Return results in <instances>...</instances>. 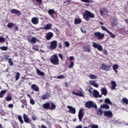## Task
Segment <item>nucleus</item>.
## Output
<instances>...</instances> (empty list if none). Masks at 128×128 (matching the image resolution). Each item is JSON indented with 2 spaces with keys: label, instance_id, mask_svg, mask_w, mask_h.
I'll return each instance as SVG.
<instances>
[{
  "label": "nucleus",
  "instance_id": "nucleus-13",
  "mask_svg": "<svg viewBox=\"0 0 128 128\" xmlns=\"http://www.w3.org/2000/svg\"><path fill=\"white\" fill-rule=\"evenodd\" d=\"M31 88L34 92H40V88L36 84H33L31 86Z\"/></svg>",
  "mask_w": 128,
  "mask_h": 128
},
{
  "label": "nucleus",
  "instance_id": "nucleus-39",
  "mask_svg": "<svg viewBox=\"0 0 128 128\" xmlns=\"http://www.w3.org/2000/svg\"><path fill=\"white\" fill-rule=\"evenodd\" d=\"M101 28L102 30L108 33L110 32V30H108V28H106L104 26H101Z\"/></svg>",
  "mask_w": 128,
  "mask_h": 128
},
{
  "label": "nucleus",
  "instance_id": "nucleus-50",
  "mask_svg": "<svg viewBox=\"0 0 128 128\" xmlns=\"http://www.w3.org/2000/svg\"><path fill=\"white\" fill-rule=\"evenodd\" d=\"M82 2H86V4H90V0H80Z\"/></svg>",
  "mask_w": 128,
  "mask_h": 128
},
{
  "label": "nucleus",
  "instance_id": "nucleus-42",
  "mask_svg": "<svg viewBox=\"0 0 128 128\" xmlns=\"http://www.w3.org/2000/svg\"><path fill=\"white\" fill-rule=\"evenodd\" d=\"M18 120L20 122V123L24 124V120H22V116H18Z\"/></svg>",
  "mask_w": 128,
  "mask_h": 128
},
{
  "label": "nucleus",
  "instance_id": "nucleus-5",
  "mask_svg": "<svg viewBox=\"0 0 128 128\" xmlns=\"http://www.w3.org/2000/svg\"><path fill=\"white\" fill-rule=\"evenodd\" d=\"M57 46H58V42L56 40H53L50 42V45L49 47V49L52 50H56V48Z\"/></svg>",
  "mask_w": 128,
  "mask_h": 128
},
{
  "label": "nucleus",
  "instance_id": "nucleus-9",
  "mask_svg": "<svg viewBox=\"0 0 128 128\" xmlns=\"http://www.w3.org/2000/svg\"><path fill=\"white\" fill-rule=\"evenodd\" d=\"M28 40L30 44H34L36 42V40H38V39H36V37H32L28 38Z\"/></svg>",
  "mask_w": 128,
  "mask_h": 128
},
{
  "label": "nucleus",
  "instance_id": "nucleus-59",
  "mask_svg": "<svg viewBox=\"0 0 128 128\" xmlns=\"http://www.w3.org/2000/svg\"><path fill=\"white\" fill-rule=\"evenodd\" d=\"M32 120H36V116H32Z\"/></svg>",
  "mask_w": 128,
  "mask_h": 128
},
{
  "label": "nucleus",
  "instance_id": "nucleus-60",
  "mask_svg": "<svg viewBox=\"0 0 128 128\" xmlns=\"http://www.w3.org/2000/svg\"><path fill=\"white\" fill-rule=\"evenodd\" d=\"M64 84L66 88L68 87V82H64Z\"/></svg>",
  "mask_w": 128,
  "mask_h": 128
},
{
  "label": "nucleus",
  "instance_id": "nucleus-47",
  "mask_svg": "<svg viewBox=\"0 0 128 128\" xmlns=\"http://www.w3.org/2000/svg\"><path fill=\"white\" fill-rule=\"evenodd\" d=\"M30 104L32 105H34V104H36V102H34V99H32V98H31L30 99Z\"/></svg>",
  "mask_w": 128,
  "mask_h": 128
},
{
  "label": "nucleus",
  "instance_id": "nucleus-41",
  "mask_svg": "<svg viewBox=\"0 0 128 128\" xmlns=\"http://www.w3.org/2000/svg\"><path fill=\"white\" fill-rule=\"evenodd\" d=\"M14 26V23H12V22H10L8 24L7 26L8 28H12V26Z\"/></svg>",
  "mask_w": 128,
  "mask_h": 128
},
{
  "label": "nucleus",
  "instance_id": "nucleus-20",
  "mask_svg": "<svg viewBox=\"0 0 128 128\" xmlns=\"http://www.w3.org/2000/svg\"><path fill=\"white\" fill-rule=\"evenodd\" d=\"M11 14H17V16H20V12L16 9H12L10 11Z\"/></svg>",
  "mask_w": 128,
  "mask_h": 128
},
{
  "label": "nucleus",
  "instance_id": "nucleus-6",
  "mask_svg": "<svg viewBox=\"0 0 128 128\" xmlns=\"http://www.w3.org/2000/svg\"><path fill=\"white\" fill-rule=\"evenodd\" d=\"M92 46L94 48H97L99 52H102V46L100 44L96 43L95 42H93Z\"/></svg>",
  "mask_w": 128,
  "mask_h": 128
},
{
  "label": "nucleus",
  "instance_id": "nucleus-7",
  "mask_svg": "<svg viewBox=\"0 0 128 128\" xmlns=\"http://www.w3.org/2000/svg\"><path fill=\"white\" fill-rule=\"evenodd\" d=\"M104 114L106 118H112V111H105L104 112Z\"/></svg>",
  "mask_w": 128,
  "mask_h": 128
},
{
  "label": "nucleus",
  "instance_id": "nucleus-26",
  "mask_svg": "<svg viewBox=\"0 0 128 128\" xmlns=\"http://www.w3.org/2000/svg\"><path fill=\"white\" fill-rule=\"evenodd\" d=\"M50 94L49 93H47L45 94H44L42 96V100H46V98H50Z\"/></svg>",
  "mask_w": 128,
  "mask_h": 128
},
{
  "label": "nucleus",
  "instance_id": "nucleus-63",
  "mask_svg": "<svg viewBox=\"0 0 128 128\" xmlns=\"http://www.w3.org/2000/svg\"><path fill=\"white\" fill-rule=\"evenodd\" d=\"M38 4H42V0H36Z\"/></svg>",
  "mask_w": 128,
  "mask_h": 128
},
{
  "label": "nucleus",
  "instance_id": "nucleus-29",
  "mask_svg": "<svg viewBox=\"0 0 128 128\" xmlns=\"http://www.w3.org/2000/svg\"><path fill=\"white\" fill-rule=\"evenodd\" d=\"M5 94H6V90H2L0 92V98H4V96Z\"/></svg>",
  "mask_w": 128,
  "mask_h": 128
},
{
  "label": "nucleus",
  "instance_id": "nucleus-51",
  "mask_svg": "<svg viewBox=\"0 0 128 128\" xmlns=\"http://www.w3.org/2000/svg\"><path fill=\"white\" fill-rule=\"evenodd\" d=\"M91 128H98V125H94V124H91L90 125Z\"/></svg>",
  "mask_w": 128,
  "mask_h": 128
},
{
  "label": "nucleus",
  "instance_id": "nucleus-40",
  "mask_svg": "<svg viewBox=\"0 0 128 128\" xmlns=\"http://www.w3.org/2000/svg\"><path fill=\"white\" fill-rule=\"evenodd\" d=\"M32 50H36L37 52L38 51V46L36 45H34L32 47Z\"/></svg>",
  "mask_w": 128,
  "mask_h": 128
},
{
  "label": "nucleus",
  "instance_id": "nucleus-25",
  "mask_svg": "<svg viewBox=\"0 0 128 128\" xmlns=\"http://www.w3.org/2000/svg\"><path fill=\"white\" fill-rule=\"evenodd\" d=\"M112 88V90H116V83L114 81H111Z\"/></svg>",
  "mask_w": 128,
  "mask_h": 128
},
{
  "label": "nucleus",
  "instance_id": "nucleus-33",
  "mask_svg": "<svg viewBox=\"0 0 128 128\" xmlns=\"http://www.w3.org/2000/svg\"><path fill=\"white\" fill-rule=\"evenodd\" d=\"M43 108L45 110H49V102L45 103L43 104Z\"/></svg>",
  "mask_w": 128,
  "mask_h": 128
},
{
  "label": "nucleus",
  "instance_id": "nucleus-58",
  "mask_svg": "<svg viewBox=\"0 0 128 128\" xmlns=\"http://www.w3.org/2000/svg\"><path fill=\"white\" fill-rule=\"evenodd\" d=\"M58 46L59 48H62V43H59Z\"/></svg>",
  "mask_w": 128,
  "mask_h": 128
},
{
  "label": "nucleus",
  "instance_id": "nucleus-24",
  "mask_svg": "<svg viewBox=\"0 0 128 128\" xmlns=\"http://www.w3.org/2000/svg\"><path fill=\"white\" fill-rule=\"evenodd\" d=\"M101 108H106V110H110V106L108 104H106L100 106Z\"/></svg>",
  "mask_w": 128,
  "mask_h": 128
},
{
  "label": "nucleus",
  "instance_id": "nucleus-21",
  "mask_svg": "<svg viewBox=\"0 0 128 128\" xmlns=\"http://www.w3.org/2000/svg\"><path fill=\"white\" fill-rule=\"evenodd\" d=\"M89 84L95 88H98V84L96 82V80H90Z\"/></svg>",
  "mask_w": 128,
  "mask_h": 128
},
{
  "label": "nucleus",
  "instance_id": "nucleus-28",
  "mask_svg": "<svg viewBox=\"0 0 128 128\" xmlns=\"http://www.w3.org/2000/svg\"><path fill=\"white\" fill-rule=\"evenodd\" d=\"M89 78H90V80H96V78H98V76H96L94 74H90L89 76Z\"/></svg>",
  "mask_w": 128,
  "mask_h": 128
},
{
  "label": "nucleus",
  "instance_id": "nucleus-32",
  "mask_svg": "<svg viewBox=\"0 0 128 128\" xmlns=\"http://www.w3.org/2000/svg\"><path fill=\"white\" fill-rule=\"evenodd\" d=\"M102 108H99L98 110H97V114H98V116H102Z\"/></svg>",
  "mask_w": 128,
  "mask_h": 128
},
{
  "label": "nucleus",
  "instance_id": "nucleus-23",
  "mask_svg": "<svg viewBox=\"0 0 128 128\" xmlns=\"http://www.w3.org/2000/svg\"><path fill=\"white\" fill-rule=\"evenodd\" d=\"M118 64H115L113 65L112 66L113 70H114V72L116 74H118V70H118Z\"/></svg>",
  "mask_w": 128,
  "mask_h": 128
},
{
  "label": "nucleus",
  "instance_id": "nucleus-61",
  "mask_svg": "<svg viewBox=\"0 0 128 128\" xmlns=\"http://www.w3.org/2000/svg\"><path fill=\"white\" fill-rule=\"evenodd\" d=\"M76 128H82V125L77 126Z\"/></svg>",
  "mask_w": 128,
  "mask_h": 128
},
{
  "label": "nucleus",
  "instance_id": "nucleus-49",
  "mask_svg": "<svg viewBox=\"0 0 128 128\" xmlns=\"http://www.w3.org/2000/svg\"><path fill=\"white\" fill-rule=\"evenodd\" d=\"M102 10L104 12H106V14H108V10L106 8H102Z\"/></svg>",
  "mask_w": 128,
  "mask_h": 128
},
{
  "label": "nucleus",
  "instance_id": "nucleus-31",
  "mask_svg": "<svg viewBox=\"0 0 128 128\" xmlns=\"http://www.w3.org/2000/svg\"><path fill=\"white\" fill-rule=\"evenodd\" d=\"M36 72L38 76H44V72H40V70L38 69H36Z\"/></svg>",
  "mask_w": 128,
  "mask_h": 128
},
{
  "label": "nucleus",
  "instance_id": "nucleus-57",
  "mask_svg": "<svg viewBox=\"0 0 128 128\" xmlns=\"http://www.w3.org/2000/svg\"><path fill=\"white\" fill-rule=\"evenodd\" d=\"M74 56H70L69 58V60L70 61L74 60Z\"/></svg>",
  "mask_w": 128,
  "mask_h": 128
},
{
  "label": "nucleus",
  "instance_id": "nucleus-3",
  "mask_svg": "<svg viewBox=\"0 0 128 128\" xmlns=\"http://www.w3.org/2000/svg\"><path fill=\"white\" fill-rule=\"evenodd\" d=\"M100 68L102 70L108 72L109 70H110V65L102 64Z\"/></svg>",
  "mask_w": 128,
  "mask_h": 128
},
{
  "label": "nucleus",
  "instance_id": "nucleus-64",
  "mask_svg": "<svg viewBox=\"0 0 128 128\" xmlns=\"http://www.w3.org/2000/svg\"><path fill=\"white\" fill-rule=\"evenodd\" d=\"M42 128H48L46 126H44V125H42Z\"/></svg>",
  "mask_w": 128,
  "mask_h": 128
},
{
  "label": "nucleus",
  "instance_id": "nucleus-17",
  "mask_svg": "<svg viewBox=\"0 0 128 128\" xmlns=\"http://www.w3.org/2000/svg\"><path fill=\"white\" fill-rule=\"evenodd\" d=\"M93 96L94 98H102V94L100 95V92L96 90H94Z\"/></svg>",
  "mask_w": 128,
  "mask_h": 128
},
{
  "label": "nucleus",
  "instance_id": "nucleus-56",
  "mask_svg": "<svg viewBox=\"0 0 128 128\" xmlns=\"http://www.w3.org/2000/svg\"><path fill=\"white\" fill-rule=\"evenodd\" d=\"M8 108H14V104H9L8 105Z\"/></svg>",
  "mask_w": 128,
  "mask_h": 128
},
{
  "label": "nucleus",
  "instance_id": "nucleus-34",
  "mask_svg": "<svg viewBox=\"0 0 128 128\" xmlns=\"http://www.w3.org/2000/svg\"><path fill=\"white\" fill-rule=\"evenodd\" d=\"M56 12L53 9H50L48 10V14L50 16H52Z\"/></svg>",
  "mask_w": 128,
  "mask_h": 128
},
{
  "label": "nucleus",
  "instance_id": "nucleus-62",
  "mask_svg": "<svg viewBox=\"0 0 128 128\" xmlns=\"http://www.w3.org/2000/svg\"><path fill=\"white\" fill-rule=\"evenodd\" d=\"M100 14L101 16H104V11L102 10H100Z\"/></svg>",
  "mask_w": 128,
  "mask_h": 128
},
{
  "label": "nucleus",
  "instance_id": "nucleus-16",
  "mask_svg": "<svg viewBox=\"0 0 128 128\" xmlns=\"http://www.w3.org/2000/svg\"><path fill=\"white\" fill-rule=\"evenodd\" d=\"M31 21L33 24H38V18L36 17H33L32 18Z\"/></svg>",
  "mask_w": 128,
  "mask_h": 128
},
{
  "label": "nucleus",
  "instance_id": "nucleus-19",
  "mask_svg": "<svg viewBox=\"0 0 128 128\" xmlns=\"http://www.w3.org/2000/svg\"><path fill=\"white\" fill-rule=\"evenodd\" d=\"M56 104L54 102H49V110H56Z\"/></svg>",
  "mask_w": 128,
  "mask_h": 128
},
{
  "label": "nucleus",
  "instance_id": "nucleus-2",
  "mask_svg": "<svg viewBox=\"0 0 128 128\" xmlns=\"http://www.w3.org/2000/svg\"><path fill=\"white\" fill-rule=\"evenodd\" d=\"M83 17L86 20H89L90 18H94V14L89 11L86 10L83 14Z\"/></svg>",
  "mask_w": 128,
  "mask_h": 128
},
{
  "label": "nucleus",
  "instance_id": "nucleus-36",
  "mask_svg": "<svg viewBox=\"0 0 128 128\" xmlns=\"http://www.w3.org/2000/svg\"><path fill=\"white\" fill-rule=\"evenodd\" d=\"M104 102L106 104H110V106H112V102H110V98H106V99H105L104 100Z\"/></svg>",
  "mask_w": 128,
  "mask_h": 128
},
{
  "label": "nucleus",
  "instance_id": "nucleus-1",
  "mask_svg": "<svg viewBox=\"0 0 128 128\" xmlns=\"http://www.w3.org/2000/svg\"><path fill=\"white\" fill-rule=\"evenodd\" d=\"M51 64H54V66H58L60 64V60L58 56V54H54L50 58Z\"/></svg>",
  "mask_w": 128,
  "mask_h": 128
},
{
  "label": "nucleus",
  "instance_id": "nucleus-38",
  "mask_svg": "<svg viewBox=\"0 0 128 128\" xmlns=\"http://www.w3.org/2000/svg\"><path fill=\"white\" fill-rule=\"evenodd\" d=\"M20 72H18L16 74V76H15V78H16V80H18L20 79Z\"/></svg>",
  "mask_w": 128,
  "mask_h": 128
},
{
  "label": "nucleus",
  "instance_id": "nucleus-53",
  "mask_svg": "<svg viewBox=\"0 0 128 128\" xmlns=\"http://www.w3.org/2000/svg\"><path fill=\"white\" fill-rule=\"evenodd\" d=\"M58 57L60 58V60H64V57L62 56V54H58Z\"/></svg>",
  "mask_w": 128,
  "mask_h": 128
},
{
  "label": "nucleus",
  "instance_id": "nucleus-12",
  "mask_svg": "<svg viewBox=\"0 0 128 128\" xmlns=\"http://www.w3.org/2000/svg\"><path fill=\"white\" fill-rule=\"evenodd\" d=\"M23 118L24 122H26V124H30V118H28V116L25 114H23Z\"/></svg>",
  "mask_w": 128,
  "mask_h": 128
},
{
  "label": "nucleus",
  "instance_id": "nucleus-44",
  "mask_svg": "<svg viewBox=\"0 0 128 128\" xmlns=\"http://www.w3.org/2000/svg\"><path fill=\"white\" fill-rule=\"evenodd\" d=\"M8 64L10 66H14V62H12V58H10L8 59Z\"/></svg>",
  "mask_w": 128,
  "mask_h": 128
},
{
  "label": "nucleus",
  "instance_id": "nucleus-54",
  "mask_svg": "<svg viewBox=\"0 0 128 128\" xmlns=\"http://www.w3.org/2000/svg\"><path fill=\"white\" fill-rule=\"evenodd\" d=\"M65 46L66 48H68L70 46V43L68 42H65Z\"/></svg>",
  "mask_w": 128,
  "mask_h": 128
},
{
  "label": "nucleus",
  "instance_id": "nucleus-15",
  "mask_svg": "<svg viewBox=\"0 0 128 128\" xmlns=\"http://www.w3.org/2000/svg\"><path fill=\"white\" fill-rule=\"evenodd\" d=\"M52 36H54V34L51 32H48L46 34V40H50Z\"/></svg>",
  "mask_w": 128,
  "mask_h": 128
},
{
  "label": "nucleus",
  "instance_id": "nucleus-27",
  "mask_svg": "<svg viewBox=\"0 0 128 128\" xmlns=\"http://www.w3.org/2000/svg\"><path fill=\"white\" fill-rule=\"evenodd\" d=\"M116 20H118V19L116 18H113V22H112V26L114 28V26H116L118 24V23L116 22Z\"/></svg>",
  "mask_w": 128,
  "mask_h": 128
},
{
  "label": "nucleus",
  "instance_id": "nucleus-37",
  "mask_svg": "<svg viewBox=\"0 0 128 128\" xmlns=\"http://www.w3.org/2000/svg\"><path fill=\"white\" fill-rule=\"evenodd\" d=\"M108 34H110V38H116V35L114 34H112V32H110V31H109Z\"/></svg>",
  "mask_w": 128,
  "mask_h": 128
},
{
  "label": "nucleus",
  "instance_id": "nucleus-48",
  "mask_svg": "<svg viewBox=\"0 0 128 128\" xmlns=\"http://www.w3.org/2000/svg\"><path fill=\"white\" fill-rule=\"evenodd\" d=\"M74 62H71L70 64L69 65V68H72V66H74Z\"/></svg>",
  "mask_w": 128,
  "mask_h": 128
},
{
  "label": "nucleus",
  "instance_id": "nucleus-18",
  "mask_svg": "<svg viewBox=\"0 0 128 128\" xmlns=\"http://www.w3.org/2000/svg\"><path fill=\"white\" fill-rule=\"evenodd\" d=\"M100 92H102V94H104V96H106L108 94V90H106V87L102 88L100 89Z\"/></svg>",
  "mask_w": 128,
  "mask_h": 128
},
{
  "label": "nucleus",
  "instance_id": "nucleus-45",
  "mask_svg": "<svg viewBox=\"0 0 128 128\" xmlns=\"http://www.w3.org/2000/svg\"><path fill=\"white\" fill-rule=\"evenodd\" d=\"M0 50H8V47L2 46V47H0Z\"/></svg>",
  "mask_w": 128,
  "mask_h": 128
},
{
  "label": "nucleus",
  "instance_id": "nucleus-55",
  "mask_svg": "<svg viewBox=\"0 0 128 128\" xmlns=\"http://www.w3.org/2000/svg\"><path fill=\"white\" fill-rule=\"evenodd\" d=\"M104 54H105L106 56H108V51L104 49L103 52Z\"/></svg>",
  "mask_w": 128,
  "mask_h": 128
},
{
  "label": "nucleus",
  "instance_id": "nucleus-8",
  "mask_svg": "<svg viewBox=\"0 0 128 128\" xmlns=\"http://www.w3.org/2000/svg\"><path fill=\"white\" fill-rule=\"evenodd\" d=\"M86 108H94V102L92 101H88L85 104Z\"/></svg>",
  "mask_w": 128,
  "mask_h": 128
},
{
  "label": "nucleus",
  "instance_id": "nucleus-11",
  "mask_svg": "<svg viewBox=\"0 0 128 128\" xmlns=\"http://www.w3.org/2000/svg\"><path fill=\"white\" fill-rule=\"evenodd\" d=\"M67 108L69 110L68 112H70V114H76V108L72 107L70 106H68Z\"/></svg>",
  "mask_w": 128,
  "mask_h": 128
},
{
  "label": "nucleus",
  "instance_id": "nucleus-30",
  "mask_svg": "<svg viewBox=\"0 0 128 128\" xmlns=\"http://www.w3.org/2000/svg\"><path fill=\"white\" fill-rule=\"evenodd\" d=\"M52 25L50 24H47L44 27L45 30H50L52 28Z\"/></svg>",
  "mask_w": 128,
  "mask_h": 128
},
{
  "label": "nucleus",
  "instance_id": "nucleus-14",
  "mask_svg": "<svg viewBox=\"0 0 128 128\" xmlns=\"http://www.w3.org/2000/svg\"><path fill=\"white\" fill-rule=\"evenodd\" d=\"M72 94H74V96H84V94L80 90H78V92H76L74 91L72 92Z\"/></svg>",
  "mask_w": 128,
  "mask_h": 128
},
{
  "label": "nucleus",
  "instance_id": "nucleus-52",
  "mask_svg": "<svg viewBox=\"0 0 128 128\" xmlns=\"http://www.w3.org/2000/svg\"><path fill=\"white\" fill-rule=\"evenodd\" d=\"M6 40V39L4 38L3 37H0V42H2Z\"/></svg>",
  "mask_w": 128,
  "mask_h": 128
},
{
  "label": "nucleus",
  "instance_id": "nucleus-10",
  "mask_svg": "<svg viewBox=\"0 0 128 128\" xmlns=\"http://www.w3.org/2000/svg\"><path fill=\"white\" fill-rule=\"evenodd\" d=\"M78 118L80 122H82V118H84V114H82V109H80L78 112Z\"/></svg>",
  "mask_w": 128,
  "mask_h": 128
},
{
  "label": "nucleus",
  "instance_id": "nucleus-35",
  "mask_svg": "<svg viewBox=\"0 0 128 128\" xmlns=\"http://www.w3.org/2000/svg\"><path fill=\"white\" fill-rule=\"evenodd\" d=\"M74 22V24H79L82 22V20L80 19H75Z\"/></svg>",
  "mask_w": 128,
  "mask_h": 128
},
{
  "label": "nucleus",
  "instance_id": "nucleus-43",
  "mask_svg": "<svg viewBox=\"0 0 128 128\" xmlns=\"http://www.w3.org/2000/svg\"><path fill=\"white\" fill-rule=\"evenodd\" d=\"M66 76L64 75H60L56 77L58 80H62V78H65Z\"/></svg>",
  "mask_w": 128,
  "mask_h": 128
},
{
  "label": "nucleus",
  "instance_id": "nucleus-4",
  "mask_svg": "<svg viewBox=\"0 0 128 128\" xmlns=\"http://www.w3.org/2000/svg\"><path fill=\"white\" fill-rule=\"evenodd\" d=\"M94 36L98 38V40H102L104 38V34L100 32H94Z\"/></svg>",
  "mask_w": 128,
  "mask_h": 128
},
{
  "label": "nucleus",
  "instance_id": "nucleus-22",
  "mask_svg": "<svg viewBox=\"0 0 128 128\" xmlns=\"http://www.w3.org/2000/svg\"><path fill=\"white\" fill-rule=\"evenodd\" d=\"M121 102H122V104H126V106H128V98H123L121 100Z\"/></svg>",
  "mask_w": 128,
  "mask_h": 128
},
{
  "label": "nucleus",
  "instance_id": "nucleus-46",
  "mask_svg": "<svg viewBox=\"0 0 128 128\" xmlns=\"http://www.w3.org/2000/svg\"><path fill=\"white\" fill-rule=\"evenodd\" d=\"M12 100V96H8L6 98V102H10V100Z\"/></svg>",
  "mask_w": 128,
  "mask_h": 128
}]
</instances>
